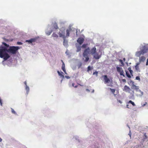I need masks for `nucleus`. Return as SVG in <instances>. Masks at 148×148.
I'll return each instance as SVG.
<instances>
[{"instance_id":"obj_1","label":"nucleus","mask_w":148,"mask_h":148,"mask_svg":"<svg viewBox=\"0 0 148 148\" xmlns=\"http://www.w3.org/2000/svg\"><path fill=\"white\" fill-rule=\"evenodd\" d=\"M8 49L4 46L1 45L0 46V57L3 58L4 60H7L10 57V55L7 52L12 54H15L19 49L18 46H10Z\"/></svg>"},{"instance_id":"obj_2","label":"nucleus","mask_w":148,"mask_h":148,"mask_svg":"<svg viewBox=\"0 0 148 148\" xmlns=\"http://www.w3.org/2000/svg\"><path fill=\"white\" fill-rule=\"evenodd\" d=\"M91 54L93 55V57L95 59H99L101 57V54L99 55L98 53L96 51V48L95 47H94L90 49L89 47L85 49L84 50L83 55V59L84 60L85 62H87L89 60L88 54Z\"/></svg>"},{"instance_id":"obj_3","label":"nucleus","mask_w":148,"mask_h":148,"mask_svg":"<svg viewBox=\"0 0 148 148\" xmlns=\"http://www.w3.org/2000/svg\"><path fill=\"white\" fill-rule=\"evenodd\" d=\"M148 51V45H146L143 47L142 49L140 51H137L136 53V56L137 57H139V61L140 62H144L146 58L144 56H142L140 57L141 55H143L144 54Z\"/></svg>"},{"instance_id":"obj_4","label":"nucleus","mask_w":148,"mask_h":148,"mask_svg":"<svg viewBox=\"0 0 148 148\" xmlns=\"http://www.w3.org/2000/svg\"><path fill=\"white\" fill-rule=\"evenodd\" d=\"M116 69L117 71L121 75H122L124 77H125V75L124 74V72L122 68L117 66L116 67Z\"/></svg>"},{"instance_id":"obj_5","label":"nucleus","mask_w":148,"mask_h":148,"mask_svg":"<svg viewBox=\"0 0 148 148\" xmlns=\"http://www.w3.org/2000/svg\"><path fill=\"white\" fill-rule=\"evenodd\" d=\"M71 27V26L69 25L68 29L66 30V34L65 37H68L69 36L70 32L72 31V29Z\"/></svg>"},{"instance_id":"obj_6","label":"nucleus","mask_w":148,"mask_h":148,"mask_svg":"<svg viewBox=\"0 0 148 148\" xmlns=\"http://www.w3.org/2000/svg\"><path fill=\"white\" fill-rule=\"evenodd\" d=\"M59 35L60 37H62L63 38V45H64L65 43V36L64 32H62L61 30H60V32H59Z\"/></svg>"},{"instance_id":"obj_7","label":"nucleus","mask_w":148,"mask_h":148,"mask_svg":"<svg viewBox=\"0 0 148 148\" xmlns=\"http://www.w3.org/2000/svg\"><path fill=\"white\" fill-rule=\"evenodd\" d=\"M102 77H103L104 80V83L105 84L108 83L109 82L110 80L108 78V77L107 75H104Z\"/></svg>"},{"instance_id":"obj_8","label":"nucleus","mask_w":148,"mask_h":148,"mask_svg":"<svg viewBox=\"0 0 148 148\" xmlns=\"http://www.w3.org/2000/svg\"><path fill=\"white\" fill-rule=\"evenodd\" d=\"M131 82H132V87H131V88L132 89H134V90H136V91L137 92H138L139 91V88H138V86H135V85L134 84V82L132 81H131Z\"/></svg>"},{"instance_id":"obj_9","label":"nucleus","mask_w":148,"mask_h":148,"mask_svg":"<svg viewBox=\"0 0 148 148\" xmlns=\"http://www.w3.org/2000/svg\"><path fill=\"white\" fill-rule=\"evenodd\" d=\"M84 39L82 38H79L77 40V42L79 43L80 45H82Z\"/></svg>"},{"instance_id":"obj_10","label":"nucleus","mask_w":148,"mask_h":148,"mask_svg":"<svg viewBox=\"0 0 148 148\" xmlns=\"http://www.w3.org/2000/svg\"><path fill=\"white\" fill-rule=\"evenodd\" d=\"M36 38H31L29 40H26V42H28L29 44L32 43V42H34L36 40Z\"/></svg>"},{"instance_id":"obj_11","label":"nucleus","mask_w":148,"mask_h":148,"mask_svg":"<svg viewBox=\"0 0 148 148\" xmlns=\"http://www.w3.org/2000/svg\"><path fill=\"white\" fill-rule=\"evenodd\" d=\"M130 89L129 87L125 85L124 88L123 90L126 92H129Z\"/></svg>"},{"instance_id":"obj_12","label":"nucleus","mask_w":148,"mask_h":148,"mask_svg":"<svg viewBox=\"0 0 148 148\" xmlns=\"http://www.w3.org/2000/svg\"><path fill=\"white\" fill-rule=\"evenodd\" d=\"M57 72H58V74L60 76V77L62 79L64 78V75H63V72H61V73H60L59 71H57ZM62 79L61 80V81H62Z\"/></svg>"},{"instance_id":"obj_13","label":"nucleus","mask_w":148,"mask_h":148,"mask_svg":"<svg viewBox=\"0 0 148 148\" xmlns=\"http://www.w3.org/2000/svg\"><path fill=\"white\" fill-rule=\"evenodd\" d=\"M76 47L77 48L76 51L77 52H78L81 50V47L80 45H76Z\"/></svg>"},{"instance_id":"obj_14","label":"nucleus","mask_w":148,"mask_h":148,"mask_svg":"<svg viewBox=\"0 0 148 148\" xmlns=\"http://www.w3.org/2000/svg\"><path fill=\"white\" fill-rule=\"evenodd\" d=\"M128 69L129 71L130 74L132 75V76H133V71L131 70V68L130 67H129L128 68Z\"/></svg>"},{"instance_id":"obj_15","label":"nucleus","mask_w":148,"mask_h":148,"mask_svg":"<svg viewBox=\"0 0 148 148\" xmlns=\"http://www.w3.org/2000/svg\"><path fill=\"white\" fill-rule=\"evenodd\" d=\"M53 27L54 29H57L58 28V27L57 24L56 23H55L53 24Z\"/></svg>"},{"instance_id":"obj_16","label":"nucleus","mask_w":148,"mask_h":148,"mask_svg":"<svg viewBox=\"0 0 148 148\" xmlns=\"http://www.w3.org/2000/svg\"><path fill=\"white\" fill-rule=\"evenodd\" d=\"M4 45L5 47H5L7 48V49H8V48L10 46L9 45L7 44L6 43L3 42L2 43Z\"/></svg>"},{"instance_id":"obj_17","label":"nucleus","mask_w":148,"mask_h":148,"mask_svg":"<svg viewBox=\"0 0 148 148\" xmlns=\"http://www.w3.org/2000/svg\"><path fill=\"white\" fill-rule=\"evenodd\" d=\"M125 71L126 72V74L127 76V77L128 78H130L131 77V75L129 74L128 72L127 71Z\"/></svg>"},{"instance_id":"obj_18","label":"nucleus","mask_w":148,"mask_h":148,"mask_svg":"<svg viewBox=\"0 0 148 148\" xmlns=\"http://www.w3.org/2000/svg\"><path fill=\"white\" fill-rule=\"evenodd\" d=\"M128 103H131L133 106H135V104L131 100L129 101H128Z\"/></svg>"},{"instance_id":"obj_19","label":"nucleus","mask_w":148,"mask_h":148,"mask_svg":"<svg viewBox=\"0 0 148 148\" xmlns=\"http://www.w3.org/2000/svg\"><path fill=\"white\" fill-rule=\"evenodd\" d=\"M87 45V44H84L82 46V48L83 49L86 48Z\"/></svg>"},{"instance_id":"obj_20","label":"nucleus","mask_w":148,"mask_h":148,"mask_svg":"<svg viewBox=\"0 0 148 148\" xmlns=\"http://www.w3.org/2000/svg\"><path fill=\"white\" fill-rule=\"evenodd\" d=\"M62 61L63 63V65H62V70H63V71L65 72V68L64 67V63L62 60Z\"/></svg>"},{"instance_id":"obj_21","label":"nucleus","mask_w":148,"mask_h":148,"mask_svg":"<svg viewBox=\"0 0 148 148\" xmlns=\"http://www.w3.org/2000/svg\"><path fill=\"white\" fill-rule=\"evenodd\" d=\"M11 112H12V113L14 114L15 115H17V114H16V112L13 109L11 108Z\"/></svg>"},{"instance_id":"obj_22","label":"nucleus","mask_w":148,"mask_h":148,"mask_svg":"<svg viewBox=\"0 0 148 148\" xmlns=\"http://www.w3.org/2000/svg\"><path fill=\"white\" fill-rule=\"evenodd\" d=\"M53 37H56L57 38L58 37V35L55 33H53L52 36Z\"/></svg>"},{"instance_id":"obj_23","label":"nucleus","mask_w":148,"mask_h":148,"mask_svg":"<svg viewBox=\"0 0 148 148\" xmlns=\"http://www.w3.org/2000/svg\"><path fill=\"white\" fill-rule=\"evenodd\" d=\"M25 89L26 90L27 92H29V88L27 86H26Z\"/></svg>"},{"instance_id":"obj_24","label":"nucleus","mask_w":148,"mask_h":148,"mask_svg":"<svg viewBox=\"0 0 148 148\" xmlns=\"http://www.w3.org/2000/svg\"><path fill=\"white\" fill-rule=\"evenodd\" d=\"M90 90H90L89 89H87L86 90V91L87 92H94V90H92L91 89H90Z\"/></svg>"},{"instance_id":"obj_25","label":"nucleus","mask_w":148,"mask_h":148,"mask_svg":"<svg viewBox=\"0 0 148 148\" xmlns=\"http://www.w3.org/2000/svg\"><path fill=\"white\" fill-rule=\"evenodd\" d=\"M52 32V31H50L47 32H46V34L48 35H50Z\"/></svg>"},{"instance_id":"obj_26","label":"nucleus","mask_w":148,"mask_h":148,"mask_svg":"<svg viewBox=\"0 0 148 148\" xmlns=\"http://www.w3.org/2000/svg\"><path fill=\"white\" fill-rule=\"evenodd\" d=\"M109 89L112 92H115V89H112L111 88H110Z\"/></svg>"},{"instance_id":"obj_27","label":"nucleus","mask_w":148,"mask_h":148,"mask_svg":"<svg viewBox=\"0 0 148 148\" xmlns=\"http://www.w3.org/2000/svg\"><path fill=\"white\" fill-rule=\"evenodd\" d=\"M92 68H91V67L90 66H88L87 68V71H89Z\"/></svg>"},{"instance_id":"obj_28","label":"nucleus","mask_w":148,"mask_h":148,"mask_svg":"<svg viewBox=\"0 0 148 148\" xmlns=\"http://www.w3.org/2000/svg\"><path fill=\"white\" fill-rule=\"evenodd\" d=\"M119 61L123 65H124V64L123 63V60H122L120 59L119 60Z\"/></svg>"},{"instance_id":"obj_29","label":"nucleus","mask_w":148,"mask_h":148,"mask_svg":"<svg viewBox=\"0 0 148 148\" xmlns=\"http://www.w3.org/2000/svg\"><path fill=\"white\" fill-rule=\"evenodd\" d=\"M98 73V72L95 71V72H93V75H96V76H97Z\"/></svg>"},{"instance_id":"obj_30","label":"nucleus","mask_w":148,"mask_h":148,"mask_svg":"<svg viewBox=\"0 0 148 148\" xmlns=\"http://www.w3.org/2000/svg\"><path fill=\"white\" fill-rule=\"evenodd\" d=\"M136 80H140V78L139 76H138L136 77Z\"/></svg>"},{"instance_id":"obj_31","label":"nucleus","mask_w":148,"mask_h":148,"mask_svg":"<svg viewBox=\"0 0 148 148\" xmlns=\"http://www.w3.org/2000/svg\"><path fill=\"white\" fill-rule=\"evenodd\" d=\"M143 93H141L140 94L138 95H137V96L138 97H141L143 95Z\"/></svg>"},{"instance_id":"obj_32","label":"nucleus","mask_w":148,"mask_h":148,"mask_svg":"<svg viewBox=\"0 0 148 148\" xmlns=\"http://www.w3.org/2000/svg\"><path fill=\"white\" fill-rule=\"evenodd\" d=\"M72 85H73V86L75 88H76L77 86V85H75V84L74 83H73L72 84Z\"/></svg>"},{"instance_id":"obj_33","label":"nucleus","mask_w":148,"mask_h":148,"mask_svg":"<svg viewBox=\"0 0 148 148\" xmlns=\"http://www.w3.org/2000/svg\"><path fill=\"white\" fill-rule=\"evenodd\" d=\"M122 80L124 82H126V80L125 79H122Z\"/></svg>"},{"instance_id":"obj_34","label":"nucleus","mask_w":148,"mask_h":148,"mask_svg":"<svg viewBox=\"0 0 148 148\" xmlns=\"http://www.w3.org/2000/svg\"><path fill=\"white\" fill-rule=\"evenodd\" d=\"M17 44H18V45H21L22 44V43L21 42H17Z\"/></svg>"},{"instance_id":"obj_35","label":"nucleus","mask_w":148,"mask_h":148,"mask_svg":"<svg viewBox=\"0 0 148 148\" xmlns=\"http://www.w3.org/2000/svg\"><path fill=\"white\" fill-rule=\"evenodd\" d=\"M144 136H145V138H147V136L146 135V133H145L144 134Z\"/></svg>"},{"instance_id":"obj_36","label":"nucleus","mask_w":148,"mask_h":148,"mask_svg":"<svg viewBox=\"0 0 148 148\" xmlns=\"http://www.w3.org/2000/svg\"><path fill=\"white\" fill-rule=\"evenodd\" d=\"M24 84L26 86H27V82L26 81H25L24 82Z\"/></svg>"},{"instance_id":"obj_37","label":"nucleus","mask_w":148,"mask_h":148,"mask_svg":"<svg viewBox=\"0 0 148 148\" xmlns=\"http://www.w3.org/2000/svg\"><path fill=\"white\" fill-rule=\"evenodd\" d=\"M118 102L120 103H122V102L120 100H118Z\"/></svg>"},{"instance_id":"obj_38","label":"nucleus","mask_w":148,"mask_h":148,"mask_svg":"<svg viewBox=\"0 0 148 148\" xmlns=\"http://www.w3.org/2000/svg\"><path fill=\"white\" fill-rule=\"evenodd\" d=\"M0 105H1V106H2V102L1 101V100L0 101Z\"/></svg>"},{"instance_id":"obj_39","label":"nucleus","mask_w":148,"mask_h":148,"mask_svg":"<svg viewBox=\"0 0 148 148\" xmlns=\"http://www.w3.org/2000/svg\"><path fill=\"white\" fill-rule=\"evenodd\" d=\"M148 65V60H147L146 63V65Z\"/></svg>"},{"instance_id":"obj_40","label":"nucleus","mask_w":148,"mask_h":148,"mask_svg":"<svg viewBox=\"0 0 148 148\" xmlns=\"http://www.w3.org/2000/svg\"><path fill=\"white\" fill-rule=\"evenodd\" d=\"M65 78H66L67 79H69V77L68 76H65Z\"/></svg>"},{"instance_id":"obj_41","label":"nucleus","mask_w":148,"mask_h":148,"mask_svg":"<svg viewBox=\"0 0 148 148\" xmlns=\"http://www.w3.org/2000/svg\"><path fill=\"white\" fill-rule=\"evenodd\" d=\"M146 103H146V102H145V104H144L142 106H145V105L146 104Z\"/></svg>"},{"instance_id":"obj_42","label":"nucleus","mask_w":148,"mask_h":148,"mask_svg":"<svg viewBox=\"0 0 148 148\" xmlns=\"http://www.w3.org/2000/svg\"><path fill=\"white\" fill-rule=\"evenodd\" d=\"M2 140V139L0 137V142H1Z\"/></svg>"},{"instance_id":"obj_43","label":"nucleus","mask_w":148,"mask_h":148,"mask_svg":"<svg viewBox=\"0 0 148 148\" xmlns=\"http://www.w3.org/2000/svg\"><path fill=\"white\" fill-rule=\"evenodd\" d=\"M126 106H127V107L128 108H129V105L128 104H127L126 105Z\"/></svg>"},{"instance_id":"obj_44","label":"nucleus","mask_w":148,"mask_h":148,"mask_svg":"<svg viewBox=\"0 0 148 148\" xmlns=\"http://www.w3.org/2000/svg\"><path fill=\"white\" fill-rule=\"evenodd\" d=\"M123 60H125V58H124L123 59Z\"/></svg>"}]
</instances>
